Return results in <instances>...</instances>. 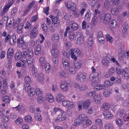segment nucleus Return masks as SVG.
I'll use <instances>...</instances> for the list:
<instances>
[{"label": "nucleus", "mask_w": 129, "mask_h": 129, "mask_svg": "<svg viewBox=\"0 0 129 129\" xmlns=\"http://www.w3.org/2000/svg\"><path fill=\"white\" fill-rule=\"evenodd\" d=\"M2 100L5 103H8L10 101L9 97L8 96H5L2 98Z\"/></svg>", "instance_id": "052dcab7"}, {"label": "nucleus", "mask_w": 129, "mask_h": 129, "mask_svg": "<svg viewBox=\"0 0 129 129\" xmlns=\"http://www.w3.org/2000/svg\"><path fill=\"white\" fill-rule=\"evenodd\" d=\"M14 54V51L13 49L10 47L8 49L7 52V56L8 59H9L10 62L12 60L10 59L11 58L13 57V55Z\"/></svg>", "instance_id": "4468645a"}, {"label": "nucleus", "mask_w": 129, "mask_h": 129, "mask_svg": "<svg viewBox=\"0 0 129 129\" xmlns=\"http://www.w3.org/2000/svg\"><path fill=\"white\" fill-rule=\"evenodd\" d=\"M86 117V115L83 114H80L79 117L75 120V125H77L79 124L82 123L84 122Z\"/></svg>", "instance_id": "20e7f679"}, {"label": "nucleus", "mask_w": 129, "mask_h": 129, "mask_svg": "<svg viewBox=\"0 0 129 129\" xmlns=\"http://www.w3.org/2000/svg\"><path fill=\"white\" fill-rule=\"evenodd\" d=\"M38 72L37 69L34 65H33L32 68V74L34 76L36 77L38 75Z\"/></svg>", "instance_id": "bb28decb"}, {"label": "nucleus", "mask_w": 129, "mask_h": 129, "mask_svg": "<svg viewBox=\"0 0 129 129\" xmlns=\"http://www.w3.org/2000/svg\"><path fill=\"white\" fill-rule=\"evenodd\" d=\"M69 71L70 73L72 74H75L76 73L77 70V69L74 66H71L69 67Z\"/></svg>", "instance_id": "f704fd0d"}, {"label": "nucleus", "mask_w": 129, "mask_h": 129, "mask_svg": "<svg viewBox=\"0 0 129 129\" xmlns=\"http://www.w3.org/2000/svg\"><path fill=\"white\" fill-rule=\"evenodd\" d=\"M23 123V120L21 118L19 117L16 119L15 123L18 125H21Z\"/></svg>", "instance_id": "a19ab883"}, {"label": "nucleus", "mask_w": 129, "mask_h": 129, "mask_svg": "<svg viewBox=\"0 0 129 129\" xmlns=\"http://www.w3.org/2000/svg\"><path fill=\"white\" fill-rule=\"evenodd\" d=\"M27 57H32L34 55L33 51L32 50L30 51L29 50H28L27 52Z\"/></svg>", "instance_id": "09e8293b"}, {"label": "nucleus", "mask_w": 129, "mask_h": 129, "mask_svg": "<svg viewBox=\"0 0 129 129\" xmlns=\"http://www.w3.org/2000/svg\"><path fill=\"white\" fill-rule=\"evenodd\" d=\"M64 98V96L63 95L61 94H59L56 97V101L58 102H59L62 101Z\"/></svg>", "instance_id": "c756f323"}, {"label": "nucleus", "mask_w": 129, "mask_h": 129, "mask_svg": "<svg viewBox=\"0 0 129 129\" xmlns=\"http://www.w3.org/2000/svg\"><path fill=\"white\" fill-rule=\"evenodd\" d=\"M62 62L64 68L66 69H69L70 67L69 61L67 60L63 59L62 60Z\"/></svg>", "instance_id": "dca6fc26"}, {"label": "nucleus", "mask_w": 129, "mask_h": 129, "mask_svg": "<svg viewBox=\"0 0 129 129\" xmlns=\"http://www.w3.org/2000/svg\"><path fill=\"white\" fill-rule=\"evenodd\" d=\"M115 121L117 124L119 125H121L123 123L121 119L120 118L116 119L115 120Z\"/></svg>", "instance_id": "680f3d73"}, {"label": "nucleus", "mask_w": 129, "mask_h": 129, "mask_svg": "<svg viewBox=\"0 0 129 129\" xmlns=\"http://www.w3.org/2000/svg\"><path fill=\"white\" fill-rule=\"evenodd\" d=\"M71 57L75 60L77 59V57L79 56L81 54L80 51L78 48H75L70 50Z\"/></svg>", "instance_id": "7ed1b4c3"}, {"label": "nucleus", "mask_w": 129, "mask_h": 129, "mask_svg": "<svg viewBox=\"0 0 129 129\" xmlns=\"http://www.w3.org/2000/svg\"><path fill=\"white\" fill-rule=\"evenodd\" d=\"M17 46L19 47H22L23 49H26L27 46L26 45V43L23 40V39L22 36H20L17 39Z\"/></svg>", "instance_id": "39448f33"}, {"label": "nucleus", "mask_w": 129, "mask_h": 129, "mask_svg": "<svg viewBox=\"0 0 129 129\" xmlns=\"http://www.w3.org/2000/svg\"><path fill=\"white\" fill-rule=\"evenodd\" d=\"M91 14L90 11L89 10H88L86 12L84 17L85 20L89 21L90 19Z\"/></svg>", "instance_id": "473e14b6"}, {"label": "nucleus", "mask_w": 129, "mask_h": 129, "mask_svg": "<svg viewBox=\"0 0 129 129\" xmlns=\"http://www.w3.org/2000/svg\"><path fill=\"white\" fill-rule=\"evenodd\" d=\"M52 39L55 42L58 41L59 39V35L57 34H54L52 35Z\"/></svg>", "instance_id": "2f4dec72"}, {"label": "nucleus", "mask_w": 129, "mask_h": 129, "mask_svg": "<svg viewBox=\"0 0 129 129\" xmlns=\"http://www.w3.org/2000/svg\"><path fill=\"white\" fill-rule=\"evenodd\" d=\"M71 27V28L74 30H76L78 28V25L76 23H74L70 26Z\"/></svg>", "instance_id": "bf43d9fd"}, {"label": "nucleus", "mask_w": 129, "mask_h": 129, "mask_svg": "<svg viewBox=\"0 0 129 129\" xmlns=\"http://www.w3.org/2000/svg\"><path fill=\"white\" fill-rule=\"evenodd\" d=\"M118 12L116 8H113L111 9V13L113 15H117Z\"/></svg>", "instance_id": "603ef678"}, {"label": "nucleus", "mask_w": 129, "mask_h": 129, "mask_svg": "<svg viewBox=\"0 0 129 129\" xmlns=\"http://www.w3.org/2000/svg\"><path fill=\"white\" fill-rule=\"evenodd\" d=\"M62 104L64 106L68 108H73L74 107L73 103L67 100L63 101Z\"/></svg>", "instance_id": "1a4fd4ad"}, {"label": "nucleus", "mask_w": 129, "mask_h": 129, "mask_svg": "<svg viewBox=\"0 0 129 129\" xmlns=\"http://www.w3.org/2000/svg\"><path fill=\"white\" fill-rule=\"evenodd\" d=\"M67 6L68 9L72 11H74L76 9V6L75 4L72 2H68Z\"/></svg>", "instance_id": "ddd939ff"}, {"label": "nucleus", "mask_w": 129, "mask_h": 129, "mask_svg": "<svg viewBox=\"0 0 129 129\" xmlns=\"http://www.w3.org/2000/svg\"><path fill=\"white\" fill-rule=\"evenodd\" d=\"M66 119V116L65 115H59L56 118V121L57 122H58L61 121L65 120Z\"/></svg>", "instance_id": "412c9836"}, {"label": "nucleus", "mask_w": 129, "mask_h": 129, "mask_svg": "<svg viewBox=\"0 0 129 129\" xmlns=\"http://www.w3.org/2000/svg\"><path fill=\"white\" fill-rule=\"evenodd\" d=\"M96 92L95 91H93L89 92L88 93L87 95L91 98L93 97L94 98L95 96L96 95Z\"/></svg>", "instance_id": "79ce46f5"}, {"label": "nucleus", "mask_w": 129, "mask_h": 129, "mask_svg": "<svg viewBox=\"0 0 129 129\" xmlns=\"http://www.w3.org/2000/svg\"><path fill=\"white\" fill-rule=\"evenodd\" d=\"M24 86L26 91L27 92L29 91L31 89L33 88L28 84H25L24 85Z\"/></svg>", "instance_id": "c9c22d12"}, {"label": "nucleus", "mask_w": 129, "mask_h": 129, "mask_svg": "<svg viewBox=\"0 0 129 129\" xmlns=\"http://www.w3.org/2000/svg\"><path fill=\"white\" fill-rule=\"evenodd\" d=\"M110 105L107 103H105L102 105V108L104 111L108 110L110 108Z\"/></svg>", "instance_id": "393cba45"}, {"label": "nucleus", "mask_w": 129, "mask_h": 129, "mask_svg": "<svg viewBox=\"0 0 129 129\" xmlns=\"http://www.w3.org/2000/svg\"><path fill=\"white\" fill-rule=\"evenodd\" d=\"M14 23V20L13 18H11L9 22L7 21L6 24V26H8L9 27H10Z\"/></svg>", "instance_id": "c03bdc74"}, {"label": "nucleus", "mask_w": 129, "mask_h": 129, "mask_svg": "<svg viewBox=\"0 0 129 129\" xmlns=\"http://www.w3.org/2000/svg\"><path fill=\"white\" fill-rule=\"evenodd\" d=\"M111 91L108 89H105L104 90L103 94L105 97H109L111 94Z\"/></svg>", "instance_id": "cd10ccee"}, {"label": "nucleus", "mask_w": 129, "mask_h": 129, "mask_svg": "<svg viewBox=\"0 0 129 129\" xmlns=\"http://www.w3.org/2000/svg\"><path fill=\"white\" fill-rule=\"evenodd\" d=\"M28 95L30 97L33 96L35 94V90L33 88L28 92Z\"/></svg>", "instance_id": "4c0bfd02"}, {"label": "nucleus", "mask_w": 129, "mask_h": 129, "mask_svg": "<svg viewBox=\"0 0 129 129\" xmlns=\"http://www.w3.org/2000/svg\"><path fill=\"white\" fill-rule=\"evenodd\" d=\"M51 66L49 64H46L45 66V69L47 73H49L51 70Z\"/></svg>", "instance_id": "49530a36"}, {"label": "nucleus", "mask_w": 129, "mask_h": 129, "mask_svg": "<svg viewBox=\"0 0 129 129\" xmlns=\"http://www.w3.org/2000/svg\"><path fill=\"white\" fill-rule=\"evenodd\" d=\"M98 20V18L96 16H94L92 19L91 23L94 25H95L97 23Z\"/></svg>", "instance_id": "a18cd8bd"}, {"label": "nucleus", "mask_w": 129, "mask_h": 129, "mask_svg": "<svg viewBox=\"0 0 129 129\" xmlns=\"http://www.w3.org/2000/svg\"><path fill=\"white\" fill-rule=\"evenodd\" d=\"M122 74V76L124 79H127L129 78V71L126 69H123Z\"/></svg>", "instance_id": "f3484780"}, {"label": "nucleus", "mask_w": 129, "mask_h": 129, "mask_svg": "<svg viewBox=\"0 0 129 129\" xmlns=\"http://www.w3.org/2000/svg\"><path fill=\"white\" fill-rule=\"evenodd\" d=\"M50 17L52 18V24L54 26H58L59 24V21L58 19V17L56 16H55L52 15H50Z\"/></svg>", "instance_id": "9d476101"}, {"label": "nucleus", "mask_w": 129, "mask_h": 129, "mask_svg": "<svg viewBox=\"0 0 129 129\" xmlns=\"http://www.w3.org/2000/svg\"><path fill=\"white\" fill-rule=\"evenodd\" d=\"M57 45L56 44H53L52 45L51 52L54 56H58L59 55V52L57 49Z\"/></svg>", "instance_id": "423d86ee"}, {"label": "nucleus", "mask_w": 129, "mask_h": 129, "mask_svg": "<svg viewBox=\"0 0 129 129\" xmlns=\"http://www.w3.org/2000/svg\"><path fill=\"white\" fill-rule=\"evenodd\" d=\"M40 63L41 65L43 66L45 63V58L44 57H41L40 59Z\"/></svg>", "instance_id": "5fc2aeb1"}, {"label": "nucleus", "mask_w": 129, "mask_h": 129, "mask_svg": "<svg viewBox=\"0 0 129 129\" xmlns=\"http://www.w3.org/2000/svg\"><path fill=\"white\" fill-rule=\"evenodd\" d=\"M99 74L97 72L90 74L89 77V80L92 81V84L99 82Z\"/></svg>", "instance_id": "f03ea898"}, {"label": "nucleus", "mask_w": 129, "mask_h": 129, "mask_svg": "<svg viewBox=\"0 0 129 129\" xmlns=\"http://www.w3.org/2000/svg\"><path fill=\"white\" fill-rule=\"evenodd\" d=\"M41 51V46L40 45L37 46L35 49V53L36 55H38Z\"/></svg>", "instance_id": "72a5a7b5"}, {"label": "nucleus", "mask_w": 129, "mask_h": 129, "mask_svg": "<svg viewBox=\"0 0 129 129\" xmlns=\"http://www.w3.org/2000/svg\"><path fill=\"white\" fill-rule=\"evenodd\" d=\"M93 36V34H91L87 41L88 45L90 47L92 46L94 42V38Z\"/></svg>", "instance_id": "5701e85b"}, {"label": "nucleus", "mask_w": 129, "mask_h": 129, "mask_svg": "<svg viewBox=\"0 0 129 129\" xmlns=\"http://www.w3.org/2000/svg\"><path fill=\"white\" fill-rule=\"evenodd\" d=\"M35 118L38 121H40L42 119V117L40 114L36 113L35 114Z\"/></svg>", "instance_id": "ea45409f"}, {"label": "nucleus", "mask_w": 129, "mask_h": 129, "mask_svg": "<svg viewBox=\"0 0 129 129\" xmlns=\"http://www.w3.org/2000/svg\"><path fill=\"white\" fill-rule=\"evenodd\" d=\"M79 90L81 91H84L87 89L88 88L87 86L85 85H79Z\"/></svg>", "instance_id": "3c124183"}, {"label": "nucleus", "mask_w": 129, "mask_h": 129, "mask_svg": "<svg viewBox=\"0 0 129 129\" xmlns=\"http://www.w3.org/2000/svg\"><path fill=\"white\" fill-rule=\"evenodd\" d=\"M60 86L62 90L63 91H67L68 88L67 83L64 81H61Z\"/></svg>", "instance_id": "f8f14e48"}, {"label": "nucleus", "mask_w": 129, "mask_h": 129, "mask_svg": "<svg viewBox=\"0 0 129 129\" xmlns=\"http://www.w3.org/2000/svg\"><path fill=\"white\" fill-rule=\"evenodd\" d=\"M86 76L85 74L83 72L80 73L77 76V79L78 81L83 82L85 80Z\"/></svg>", "instance_id": "6e6552de"}, {"label": "nucleus", "mask_w": 129, "mask_h": 129, "mask_svg": "<svg viewBox=\"0 0 129 129\" xmlns=\"http://www.w3.org/2000/svg\"><path fill=\"white\" fill-rule=\"evenodd\" d=\"M36 95L38 96H41L42 94V90L39 88H37L35 90Z\"/></svg>", "instance_id": "37998d69"}, {"label": "nucleus", "mask_w": 129, "mask_h": 129, "mask_svg": "<svg viewBox=\"0 0 129 129\" xmlns=\"http://www.w3.org/2000/svg\"><path fill=\"white\" fill-rule=\"evenodd\" d=\"M111 28H115L117 27V23L114 20L112 19L110 21L109 24Z\"/></svg>", "instance_id": "b1692460"}, {"label": "nucleus", "mask_w": 129, "mask_h": 129, "mask_svg": "<svg viewBox=\"0 0 129 129\" xmlns=\"http://www.w3.org/2000/svg\"><path fill=\"white\" fill-rule=\"evenodd\" d=\"M77 38V43L79 45L82 44L83 42V37L82 34H81L80 33H76V36Z\"/></svg>", "instance_id": "0eeeda50"}, {"label": "nucleus", "mask_w": 129, "mask_h": 129, "mask_svg": "<svg viewBox=\"0 0 129 129\" xmlns=\"http://www.w3.org/2000/svg\"><path fill=\"white\" fill-rule=\"evenodd\" d=\"M103 59L108 60L109 61L110 60L111 58V56L110 55L107 54H105L104 56Z\"/></svg>", "instance_id": "6e6d98bb"}, {"label": "nucleus", "mask_w": 129, "mask_h": 129, "mask_svg": "<svg viewBox=\"0 0 129 129\" xmlns=\"http://www.w3.org/2000/svg\"><path fill=\"white\" fill-rule=\"evenodd\" d=\"M106 38L108 39L109 42L111 43H112L113 41V39L108 34H106Z\"/></svg>", "instance_id": "69168bd1"}, {"label": "nucleus", "mask_w": 129, "mask_h": 129, "mask_svg": "<svg viewBox=\"0 0 129 129\" xmlns=\"http://www.w3.org/2000/svg\"><path fill=\"white\" fill-rule=\"evenodd\" d=\"M38 34V30L36 27L34 28L31 30L30 33L31 37L32 38H35Z\"/></svg>", "instance_id": "2eb2a0df"}, {"label": "nucleus", "mask_w": 129, "mask_h": 129, "mask_svg": "<svg viewBox=\"0 0 129 129\" xmlns=\"http://www.w3.org/2000/svg\"><path fill=\"white\" fill-rule=\"evenodd\" d=\"M34 61V60L32 58L28 59L27 60L28 66H29L30 65H32V67L33 65H34L33 63Z\"/></svg>", "instance_id": "de8ad7c7"}, {"label": "nucleus", "mask_w": 129, "mask_h": 129, "mask_svg": "<svg viewBox=\"0 0 129 129\" xmlns=\"http://www.w3.org/2000/svg\"><path fill=\"white\" fill-rule=\"evenodd\" d=\"M68 74L66 71H62L60 72L59 73L60 76L64 77H66L67 76Z\"/></svg>", "instance_id": "8fccbe9b"}, {"label": "nucleus", "mask_w": 129, "mask_h": 129, "mask_svg": "<svg viewBox=\"0 0 129 129\" xmlns=\"http://www.w3.org/2000/svg\"><path fill=\"white\" fill-rule=\"evenodd\" d=\"M123 70H122L119 67H117L116 69V72L118 75H119L120 74L122 73L121 72H122Z\"/></svg>", "instance_id": "338daca9"}, {"label": "nucleus", "mask_w": 129, "mask_h": 129, "mask_svg": "<svg viewBox=\"0 0 129 129\" xmlns=\"http://www.w3.org/2000/svg\"><path fill=\"white\" fill-rule=\"evenodd\" d=\"M99 17L103 23L105 24H108L111 21V16L109 13H107L105 15L103 14H101Z\"/></svg>", "instance_id": "f257e3e1"}, {"label": "nucleus", "mask_w": 129, "mask_h": 129, "mask_svg": "<svg viewBox=\"0 0 129 129\" xmlns=\"http://www.w3.org/2000/svg\"><path fill=\"white\" fill-rule=\"evenodd\" d=\"M74 67L77 69L80 68L82 66L81 62H78L75 63L74 64Z\"/></svg>", "instance_id": "4d7b16f0"}, {"label": "nucleus", "mask_w": 129, "mask_h": 129, "mask_svg": "<svg viewBox=\"0 0 129 129\" xmlns=\"http://www.w3.org/2000/svg\"><path fill=\"white\" fill-rule=\"evenodd\" d=\"M119 115L121 118H123L125 121L129 120V116H127L126 115L125 111L122 110L120 111Z\"/></svg>", "instance_id": "9b49d317"}, {"label": "nucleus", "mask_w": 129, "mask_h": 129, "mask_svg": "<svg viewBox=\"0 0 129 129\" xmlns=\"http://www.w3.org/2000/svg\"><path fill=\"white\" fill-rule=\"evenodd\" d=\"M101 100L100 95V94H97L93 98L92 100L95 103H98L100 102Z\"/></svg>", "instance_id": "c85d7f7f"}, {"label": "nucleus", "mask_w": 129, "mask_h": 129, "mask_svg": "<svg viewBox=\"0 0 129 129\" xmlns=\"http://www.w3.org/2000/svg\"><path fill=\"white\" fill-rule=\"evenodd\" d=\"M46 100L49 102L51 103L53 102L54 101L53 97L50 93H47L46 96Z\"/></svg>", "instance_id": "aec40b11"}, {"label": "nucleus", "mask_w": 129, "mask_h": 129, "mask_svg": "<svg viewBox=\"0 0 129 129\" xmlns=\"http://www.w3.org/2000/svg\"><path fill=\"white\" fill-rule=\"evenodd\" d=\"M97 37L99 42L101 43H103L104 42V38L103 34L101 31H100L98 32Z\"/></svg>", "instance_id": "a211bd4d"}, {"label": "nucleus", "mask_w": 129, "mask_h": 129, "mask_svg": "<svg viewBox=\"0 0 129 129\" xmlns=\"http://www.w3.org/2000/svg\"><path fill=\"white\" fill-rule=\"evenodd\" d=\"M111 0H106L104 2V6L106 8H109L111 3Z\"/></svg>", "instance_id": "e433bc0d"}, {"label": "nucleus", "mask_w": 129, "mask_h": 129, "mask_svg": "<svg viewBox=\"0 0 129 129\" xmlns=\"http://www.w3.org/2000/svg\"><path fill=\"white\" fill-rule=\"evenodd\" d=\"M105 129H113V126L110 124L107 123L105 125Z\"/></svg>", "instance_id": "864d4df0"}, {"label": "nucleus", "mask_w": 129, "mask_h": 129, "mask_svg": "<svg viewBox=\"0 0 129 129\" xmlns=\"http://www.w3.org/2000/svg\"><path fill=\"white\" fill-rule=\"evenodd\" d=\"M105 88V86L104 85L99 84L93 87L94 90L98 91L99 90L104 89Z\"/></svg>", "instance_id": "4be33fe9"}, {"label": "nucleus", "mask_w": 129, "mask_h": 129, "mask_svg": "<svg viewBox=\"0 0 129 129\" xmlns=\"http://www.w3.org/2000/svg\"><path fill=\"white\" fill-rule=\"evenodd\" d=\"M24 80L25 84H29L31 83V82L30 79L28 76L26 77L25 78Z\"/></svg>", "instance_id": "13d9d810"}, {"label": "nucleus", "mask_w": 129, "mask_h": 129, "mask_svg": "<svg viewBox=\"0 0 129 129\" xmlns=\"http://www.w3.org/2000/svg\"><path fill=\"white\" fill-rule=\"evenodd\" d=\"M103 114L105 117L108 118H111L112 117V115L108 112V110L103 111Z\"/></svg>", "instance_id": "7c9ffc66"}, {"label": "nucleus", "mask_w": 129, "mask_h": 129, "mask_svg": "<svg viewBox=\"0 0 129 129\" xmlns=\"http://www.w3.org/2000/svg\"><path fill=\"white\" fill-rule=\"evenodd\" d=\"M43 76V75L42 73H41L39 74L38 78L40 82H41L43 81L44 80Z\"/></svg>", "instance_id": "e2e57ef3"}, {"label": "nucleus", "mask_w": 129, "mask_h": 129, "mask_svg": "<svg viewBox=\"0 0 129 129\" xmlns=\"http://www.w3.org/2000/svg\"><path fill=\"white\" fill-rule=\"evenodd\" d=\"M75 37V34L73 32H70L69 38L71 40H73Z\"/></svg>", "instance_id": "0e129e2a"}, {"label": "nucleus", "mask_w": 129, "mask_h": 129, "mask_svg": "<svg viewBox=\"0 0 129 129\" xmlns=\"http://www.w3.org/2000/svg\"><path fill=\"white\" fill-rule=\"evenodd\" d=\"M82 107L84 109H87L90 105L91 102L89 100H87L85 101H82Z\"/></svg>", "instance_id": "6ab92c4d"}, {"label": "nucleus", "mask_w": 129, "mask_h": 129, "mask_svg": "<svg viewBox=\"0 0 129 129\" xmlns=\"http://www.w3.org/2000/svg\"><path fill=\"white\" fill-rule=\"evenodd\" d=\"M12 5V3H8V4L5 5L3 10V13H6L8 11L9 8Z\"/></svg>", "instance_id": "a878e982"}, {"label": "nucleus", "mask_w": 129, "mask_h": 129, "mask_svg": "<svg viewBox=\"0 0 129 129\" xmlns=\"http://www.w3.org/2000/svg\"><path fill=\"white\" fill-rule=\"evenodd\" d=\"M25 120L26 122L29 123L32 121V118L31 116L29 115H27L25 117Z\"/></svg>", "instance_id": "58836bf2"}, {"label": "nucleus", "mask_w": 129, "mask_h": 129, "mask_svg": "<svg viewBox=\"0 0 129 129\" xmlns=\"http://www.w3.org/2000/svg\"><path fill=\"white\" fill-rule=\"evenodd\" d=\"M123 105L125 107L129 106V100H126L123 101Z\"/></svg>", "instance_id": "774afa93"}]
</instances>
